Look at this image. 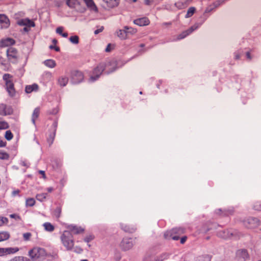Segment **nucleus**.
Listing matches in <instances>:
<instances>
[{
    "label": "nucleus",
    "instance_id": "f257e3e1",
    "mask_svg": "<svg viewBox=\"0 0 261 261\" xmlns=\"http://www.w3.org/2000/svg\"><path fill=\"white\" fill-rule=\"evenodd\" d=\"M28 255L32 261H39L46 256V252L44 249L36 247L29 251Z\"/></svg>",
    "mask_w": 261,
    "mask_h": 261
},
{
    "label": "nucleus",
    "instance_id": "f03ea898",
    "mask_svg": "<svg viewBox=\"0 0 261 261\" xmlns=\"http://www.w3.org/2000/svg\"><path fill=\"white\" fill-rule=\"evenodd\" d=\"M61 240L63 245L67 250H71L74 246L72 236L69 231H64L61 236Z\"/></svg>",
    "mask_w": 261,
    "mask_h": 261
},
{
    "label": "nucleus",
    "instance_id": "7ed1b4c3",
    "mask_svg": "<svg viewBox=\"0 0 261 261\" xmlns=\"http://www.w3.org/2000/svg\"><path fill=\"white\" fill-rule=\"evenodd\" d=\"M3 78L5 81L6 89L9 95L11 96H14L15 90L12 81V76L10 74L6 73L4 74Z\"/></svg>",
    "mask_w": 261,
    "mask_h": 261
},
{
    "label": "nucleus",
    "instance_id": "20e7f679",
    "mask_svg": "<svg viewBox=\"0 0 261 261\" xmlns=\"http://www.w3.org/2000/svg\"><path fill=\"white\" fill-rule=\"evenodd\" d=\"M184 229L182 228H174L171 231H167L164 234V237L167 239H170V238L174 240H178L179 238V236H174L175 233H178L179 235L181 234L184 233Z\"/></svg>",
    "mask_w": 261,
    "mask_h": 261
},
{
    "label": "nucleus",
    "instance_id": "39448f33",
    "mask_svg": "<svg viewBox=\"0 0 261 261\" xmlns=\"http://www.w3.org/2000/svg\"><path fill=\"white\" fill-rule=\"evenodd\" d=\"M244 225L248 228H254L260 224L259 220L255 218H249L243 221Z\"/></svg>",
    "mask_w": 261,
    "mask_h": 261
},
{
    "label": "nucleus",
    "instance_id": "423d86ee",
    "mask_svg": "<svg viewBox=\"0 0 261 261\" xmlns=\"http://www.w3.org/2000/svg\"><path fill=\"white\" fill-rule=\"evenodd\" d=\"M7 57L9 60L13 63L17 61L18 58V53L17 50L14 47H9L7 51Z\"/></svg>",
    "mask_w": 261,
    "mask_h": 261
},
{
    "label": "nucleus",
    "instance_id": "0eeeda50",
    "mask_svg": "<svg viewBox=\"0 0 261 261\" xmlns=\"http://www.w3.org/2000/svg\"><path fill=\"white\" fill-rule=\"evenodd\" d=\"M84 76L81 72L75 71L71 73V82L73 84L79 83L83 81Z\"/></svg>",
    "mask_w": 261,
    "mask_h": 261
},
{
    "label": "nucleus",
    "instance_id": "6e6552de",
    "mask_svg": "<svg viewBox=\"0 0 261 261\" xmlns=\"http://www.w3.org/2000/svg\"><path fill=\"white\" fill-rule=\"evenodd\" d=\"M104 70V66L102 64L98 65L93 70V75H91V79L92 81L96 80Z\"/></svg>",
    "mask_w": 261,
    "mask_h": 261
},
{
    "label": "nucleus",
    "instance_id": "1a4fd4ad",
    "mask_svg": "<svg viewBox=\"0 0 261 261\" xmlns=\"http://www.w3.org/2000/svg\"><path fill=\"white\" fill-rule=\"evenodd\" d=\"M13 109L11 107L4 104H0V115L6 116L13 113Z\"/></svg>",
    "mask_w": 261,
    "mask_h": 261
},
{
    "label": "nucleus",
    "instance_id": "9d476101",
    "mask_svg": "<svg viewBox=\"0 0 261 261\" xmlns=\"http://www.w3.org/2000/svg\"><path fill=\"white\" fill-rule=\"evenodd\" d=\"M69 231L75 234L82 233L84 232L85 229L82 226H79L75 225H70L67 227Z\"/></svg>",
    "mask_w": 261,
    "mask_h": 261
},
{
    "label": "nucleus",
    "instance_id": "9b49d317",
    "mask_svg": "<svg viewBox=\"0 0 261 261\" xmlns=\"http://www.w3.org/2000/svg\"><path fill=\"white\" fill-rule=\"evenodd\" d=\"M133 245V241L130 239H124L121 243V247L125 250L130 249Z\"/></svg>",
    "mask_w": 261,
    "mask_h": 261
},
{
    "label": "nucleus",
    "instance_id": "f8f14e48",
    "mask_svg": "<svg viewBox=\"0 0 261 261\" xmlns=\"http://www.w3.org/2000/svg\"><path fill=\"white\" fill-rule=\"evenodd\" d=\"M197 26H192L188 30L182 32L181 34H180L178 36L177 39L178 40L182 39L185 38L186 36L192 33L194 30L197 29Z\"/></svg>",
    "mask_w": 261,
    "mask_h": 261
},
{
    "label": "nucleus",
    "instance_id": "ddd939ff",
    "mask_svg": "<svg viewBox=\"0 0 261 261\" xmlns=\"http://www.w3.org/2000/svg\"><path fill=\"white\" fill-rule=\"evenodd\" d=\"M0 25L1 28H7L10 25V22L8 18L5 15H0Z\"/></svg>",
    "mask_w": 261,
    "mask_h": 261
},
{
    "label": "nucleus",
    "instance_id": "4468645a",
    "mask_svg": "<svg viewBox=\"0 0 261 261\" xmlns=\"http://www.w3.org/2000/svg\"><path fill=\"white\" fill-rule=\"evenodd\" d=\"M17 23L19 25L21 26L25 25L29 27H34L35 25L34 22L28 18L20 19Z\"/></svg>",
    "mask_w": 261,
    "mask_h": 261
},
{
    "label": "nucleus",
    "instance_id": "2eb2a0df",
    "mask_svg": "<svg viewBox=\"0 0 261 261\" xmlns=\"http://www.w3.org/2000/svg\"><path fill=\"white\" fill-rule=\"evenodd\" d=\"M106 6L109 8H114L117 7L120 3V0H102Z\"/></svg>",
    "mask_w": 261,
    "mask_h": 261
},
{
    "label": "nucleus",
    "instance_id": "dca6fc26",
    "mask_svg": "<svg viewBox=\"0 0 261 261\" xmlns=\"http://www.w3.org/2000/svg\"><path fill=\"white\" fill-rule=\"evenodd\" d=\"M149 22V20L147 17L138 18L134 20V23L139 26L147 25Z\"/></svg>",
    "mask_w": 261,
    "mask_h": 261
},
{
    "label": "nucleus",
    "instance_id": "f3484780",
    "mask_svg": "<svg viewBox=\"0 0 261 261\" xmlns=\"http://www.w3.org/2000/svg\"><path fill=\"white\" fill-rule=\"evenodd\" d=\"M15 43V40L12 38H7L2 39L0 42V46L1 47H6L13 45Z\"/></svg>",
    "mask_w": 261,
    "mask_h": 261
},
{
    "label": "nucleus",
    "instance_id": "a211bd4d",
    "mask_svg": "<svg viewBox=\"0 0 261 261\" xmlns=\"http://www.w3.org/2000/svg\"><path fill=\"white\" fill-rule=\"evenodd\" d=\"M66 4L70 8L76 9L79 7L80 3L79 0H67Z\"/></svg>",
    "mask_w": 261,
    "mask_h": 261
},
{
    "label": "nucleus",
    "instance_id": "6ab92c4d",
    "mask_svg": "<svg viewBox=\"0 0 261 261\" xmlns=\"http://www.w3.org/2000/svg\"><path fill=\"white\" fill-rule=\"evenodd\" d=\"M53 132L50 135L49 138H48V139H47V141L50 144H51L53 143V141L54 140V138L56 135V127L57 126V123L55 122L53 123Z\"/></svg>",
    "mask_w": 261,
    "mask_h": 261
},
{
    "label": "nucleus",
    "instance_id": "aec40b11",
    "mask_svg": "<svg viewBox=\"0 0 261 261\" xmlns=\"http://www.w3.org/2000/svg\"><path fill=\"white\" fill-rule=\"evenodd\" d=\"M10 238V234L8 231H0V242L7 241Z\"/></svg>",
    "mask_w": 261,
    "mask_h": 261
},
{
    "label": "nucleus",
    "instance_id": "412c9836",
    "mask_svg": "<svg viewBox=\"0 0 261 261\" xmlns=\"http://www.w3.org/2000/svg\"><path fill=\"white\" fill-rule=\"evenodd\" d=\"M40 114V109L39 108H36L34 109L32 116V121L34 125L36 124V120L38 118Z\"/></svg>",
    "mask_w": 261,
    "mask_h": 261
},
{
    "label": "nucleus",
    "instance_id": "4be33fe9",
    "mask_svg": "<svg viewBox=\"0 0 261 261\" xmlns=\"http://www.w3.org/2000/svg\"><path fill=\"white\" fill-rule=\"evenodd\" d=\"M219 235L224 239H229L233 236V232L232 230H226L222 232H220Z\"/></svg>",
    "mask_w": 261,
    "mask_h": 261
},
{
    "label": "nucleus",
    "instance_id": "5701e85b",
    "mask_svg": "<svg viewBox=\"0 0 261 261\" xmlns=\"http://www.w3.org/2000/svg\"><path fill=\"white\" fill-rule=\"evenodd\" d=\"M68 82V78L65 76H62L58 80V83L61 87H65Z\"/></svg>",
    "mask_w": 261,
    "mask_h": 261
},
{
    "label": "nucleus",
    "instance_id": "b1692460",
    "mask_svg": "<svg viewBox=\"0 0 261 261\" xmlns=\"http://www.w3.org/2000/svg\"><path fill=\"white\" fill-rule=\"evenodd\" d=\"M43 64L49 68H53L56 66V61L53 59H47L43 62Z\"/></svg>",
    "mask_w": 261,
    "mask_h": 261
},
{
    "label": "nucleus",
    "instance_id": "393cba45",
    "mask_svg": "<svg viewBox=\"0 0 261 261\" xmlns=\"http://www.w3.org/2000/svg\"><path fill=\"white\" fill-rule=\"evenodd\" d=\"M38 89V86L37 84L27 86L25 91L27 93H30L33 91H36Z\"/></svg>",
    "mask_w": 261,
    "mask_h": 261
},
{
    "label": "nucleus",
    "instance_id": "a878e982",
    "mask_svg": "<svg viewBox=\"0 0 261 261\" xmlns=\"http://www.w3.org/2000/svg\"><path fill=\"white\" fill-rule=\"evenodd\" d=\"M117 35L121 39H125L128 38L126 33L125 27L124 30H120L117 31Z\"/></svg>",
    "mask_w": 261,
    "mask_h": 261
},
{
    "label": "nucleus",
    "instance_id": "bb28decb",
    "mask_svg": "<svg viewBox=\"0 0 261 261\" xmlns=\"http://www.w3.org/2000/svg\"><path fill=\"white\" fill-rule=\"evenodd\" d=\"M6 255L11 254H14L19 251L18 247L5 248Z\"/></svg>",
    "mask_w": 261,
    "mask_h": 261
},
{
    "label": "nucleus",
    "instance_id": "cd10ccee",
    "mask_svg": "<svg viewBox=\"0 0 261 261\" xmlns=\"http://www.w3.org/2000/svg\"><path fill=\"white\" fill-rule=\"evenodd\" d=\"M43 226L45 230L49 232H52L54 230L55 227L54 225H53L49 222H45L43 224Z\"/></svg>",
    "mask_w": 261,
    "mask_h": 261
},
{
    "label": "nucleus",
    "instance_id": "c85d7f7f",
    "mask_svg": "<svg viewBox=\"0 0 261 261\" xmlns=\"http://www.w3.org/2000/svg\"><path fill=\"white\" fill-rule=\"evenodd\" d=\"M8 261H30V259L23 256H16Z\"/></svg>",
    "mask_w": 261,
    "mask_h": 261
},
{
    "label": "nucleus",
    "instance_id": "c756f323",
    "mask_svg": "<svg viewBox=\"0 0 261 261\" xmlns=\"http://www.w3.org/2000/svg\"><path fill=\"white\" fill-rule=\"evenodd\" d=\"M87 7L91 8L92 9L97 10L96 6H95L93 0H84Z\"/></svg>",
    "mask_w": 261,
    "mask_h": 261
},
{
    "label": "nucleus",
    "instance_id": "7c9ffc66",
    "mask_svg": "<svg viewBox=\"0 0 261 261\" xmlns=\"http://www.w3.org/2000/svg\"><path fill=\"white\" fill-rule=\"evenodd\" d=\"M87 7L91 8L92 9L97 10L96 6H95L93 0H84Z\"/></svg>",
    "mask_w": 261,
    "mask_h": 261
},
{
    "label": "nucleus",
    "instance_id": "2f4dec72",
    "mask_svg": "<svg viewBox=\"0 0 261 261\" xmlns=\"http://www.w3.org/2000/svg\"><path fill=\"white\" fill-rule=\"evenodd\" d=\"M168 257V255L167 254H162L158 256L155 257L154 258L153 261H163L165 259H167Z\"/></svg>",
    "mask_w": 261,
    "mask_h": 261
},
{
    "label": "nucleus",
    "instance_id": "473e14b6",
    "mask_svg": "<svg viewBox=\"0 0 261 261\" xmlns=\"http://www.w3.org/2000/svg\"><path fill=\"white\" fill-rule=\"evenodd\" d=\"M195 10H196V9L195 7H191L189 8L187 11V12L185 16V17L189 18V17H191L195 13Z\"/></svg>",
    "mask_w": 261,
    "mask_h": 261
},
{
    "label": "nucleus",
    "instance_id": "72a5a7b5",
    "mask_svg": "<svg viewBox=\"0 0 261 261\" xmlns=\"http://www.w3.org/2000/svg\"><path fill=\"white\" fill-rule=\"evenodd\" d=\"M126 33L127 34V36L128 37V35H133L136 33L137 30L132 28H128L125 27Z\"/></svg>",
    "mask_w": 261,
    "mask_h": 261
},
{
    "label": "nucleus",
    "instance_id": "f704fd0d",
    "mask_svg": "<svg viewBox=\"0 0 261 261\" xmlns=\"http://www.w3.org/2000/svg\"><path fill=\"white\" fill-rule=\"evenodd\" d=\"M35 204V200L33 198H28L26 200L25 204L27 206H33Z\"/></svg>",
    "mask_w": 261,
    "mask_h": 261
},
{
    "label": "nucleus",
    "instance_id": "c9c22d12",
    "mask_svg": "<svg viewBox=\"0 0 261 261\" xmlns=\"http://www.w3.org/2000/svg\"><path fill=\"white\" fill-rule=\"evenodd\" d=\"M47 195V194L46 193H41L37 194L36 197L38 200L40 201H43L46 199Z\"/></svg>",
    "mask_w": 261,
    "mask_h": 261
},
{
    "label": "nucleus",
    "instance_id": "e433bc0d",
    "mask_svg": "<svg viewBox=\"0 0 261 261\" xmlns=\"http://www.w3.org/2000/svg\"><path fill=\"white\" fill-rule=\"evenodd\" d=\"M69 40L71 43L77 44L79 42V38L76 35L72 36L69 38Z\"/></svg>",
    "mask_w": 261,
    "mask_h": 261
},
{
    "label": "nucleus",
    "instance_id": "4c0bfd02",
    "mask_svg": "<svg viewBox=\"0 0 261 261\" xmlns=\"http://www.w3.org/2000/svg\"><path fill=\"white\" fill-rule=\"evenodd\" d=\"M5 137L7 140L10 141L13 138V135L10 130H8L6 132Z\"/></svg>",
    "mask_w": 261,
    "mask_h": 261
},
{
    "label": "nucleus",
    "instance_id": "58836bf2",
    "mask_svg": "<svg viewBox=\"0 0 261 261\" xmlns=\"http://www.w3.org/2000/svg\"><path fill=\"white\" fill-rule=\"evenodd\" d=\"M9 127L8 122L5 121H0V129H5Z\"/></svg>",
    "mask_w": 261,
    "mask_h": 261
},
{
    "label": "nucleus",
    "instance_id": "ea45409f",
    "mask_svg": "<svg viewBox=\"0 0 261 261\" xmlns=\"http://www.w3.org/2000/svg\"><path fill=\"white\" fill-rule=\"evenodd\" d=\"M8 222V219L6 217L0 216V227L4 224H7Z\"/></svg>",
    "mask_w": 261,
    "mask_h": 261
},
{
    "label": "nucleus",
    "instance_id": "a19ab883",
    "mask_svg": "<svg viewBox=\"0 0 261 261\" xmlns=\"http://www.w3.org/2000/svg\"><path fill=\"white\" fill-rule=\"evenodd\" d=\"M61 212H62L61 207H57L54 212V214H55V216L57 218H59L61 216Z\"/></svg>",
    "mask_w": 261,
    "mask_h": 261
},
{
    "label": "nucleus",
    "instance_id": "79ce46f5",
    "mask_svg": "<svg viewBox=\"0 0 261 261\" xmlns=\"http://www.w3.org/2000/svg\"><path fill=\"white\" fill-rule=\"evenodd\" d=\"M32 234L30 232H26L23 234V238L24 241H27L30 240Z\"/></svg>",
    "mask_w": 261,
    "mask_h": 261
},
{
    "label": "nucleus",
    "instance_id": "37998d69",
    "mask_svg": "<svg viewBox=\"0 0 261 261\" xmlns=\"http://www.w3.org/2000/svg\"><path fill=\"white\" fill-rule=\"evenodd\" d=\"M9 158V155L5 152L0 150V159H7Z\"/></svg>",
    "mask_w": 261,
    "mask_h": 261
},
{
    "label": "nucleus",
    "instance_id": "c03bdc74",
    "mask_svg": "<svg viewBox=\"0 0 261 261\" xmlns=\"http://www.w3.org/2000/svg\"><path fill=\"white\" fill-rule=\"evenodd\" d=\"M211 257L209 255H205L202 257H201L199 258V261H211Z\"/></svg>",
    "mask_w": 261,
    "mask_h": 261
},
{
    "label": "nucleus",
    "instance_id": "a18cd8bd",
    "mask_svg": "<svg viewBox=\"0 0 261 261\" xmlns=\"http://www.w3.org/2000/svg\"><path fill=\"white\" fill-rule=\"evenodd\" d=\"M10 217L11 218L15 219L17 220H21V217L18 215L15 214H11L10 215Z\"/></svg>",
    "mask_w": 261,
    "mask_h": 261
},
{
    "label": "nucleus",
    "instance_id": "49530a36",
    "mask_svg": "<svg viewBox=\"0 0 261 261\" xmlns=\"http://www.w3.org/2000/svg\"><path fill=\"white\" fill-rule=\"evenodd\" d=\"M6 255L5 248H0V256Z\"/></svg>",
    "mask_w": 261,
    "mask_h": 261
},
{
    "label": "nucleus",
    "instance_id": "de8ad7c7",
    "mask_svg": "<svg viewBox=\"0 0 261 261\" xmlns=\"http://www.w3.org/2000/svg\"><path fill=\"white\" fill-rule=\"evenodd\" d=\"M254 208L256 211H261V204L259 203H256L254 205Z\"/></svg>",
    "mask_w": 261,
    "mask_h": 261
},
{
    "label": "nucleus",
    "instance_id": "09e8293b",
    "mask_svg": "<svg viewBox=\"0 0 261 261\" xmlns=\"http://www.w3.org/2000/svg\"><path fill=\"white\" fill-rule=\"evenodd\" d=\"M63 28L62 27H58V28H57V29H56V32H57L58 34H60V35H61L62 34V33H63Z\"/></svg>",
    "mask_w": 261,
    "mask_h": 261
},
{
    "label": "nucleus",
    "instance_id": "8fccbe9b",
    "mask_svg": "<svg viewBox=\"0 0 261 261\" xmlns=\"http://www.w3.org/2000/svg\"><path fill=\"white\" fill-rule=\"evenodd\" d=\"M113 49V48L112 47V46L111 44H109L107 45V47H106V49H105V51H106V52H110V51H111Z\"/></svg>",
    "mask_w": 261,
    "mask_h": 261
},
{
    "label": "nucleus",
    "instance_id": "3c124183",
    "mask_svg": "<svg viewBox=\"0 0 261 261\" xmlns=\"http://www.w3.org/2000/svg\"><path fill=\"white\" fill-rule=\"evenodd\" d=\"M183 5V4L182 3L178 2L175 3V6L177 7L178 9H181L182 6Z\"/></svg>",
    "mask_w": 261,
    "mask_h": 261
},
{
    "label": "nucleus",
    "instance_id": "603ef678",
    "mask_svg": "<svg viewBox=\"0 0 261 261\" xmlns=\"http://www.w3.org/2000/svg\"><path fill=\"white\" fill-rule=\"evenodd\" d=\"M93 238L92 236L87 237L85 239V241L88 243L91 241Z\"/></svg>",
    "mask_w": 261,
    "mask_h": 261
},
{
    "label": "nucleus",
    "instance_id": "864d4df0",
    "mask_svg": "<svg viewBox=\"0 0 261 261\" xmlns=\"http://www.w3.org/2000/svg\"><path fill=\"white\" fill-rule=\"evenodd\" d=\"M6 143L0 139V147H4L6 146Z\"/></svg>",
    "mask_w": 261,
    "mask_h": 261
},
{
    "label": "nucleus",
    "instance_id": "5fc2aeb1",
    "mask_svg": "<svg viewBox=\"0 0 261 261\" xmlns=\"http://www.w3.org/2000/svg\"><path fill=\"white\" fill-rule=\"evenodd\" d=\"M39 173H40L42 175V177L44 179H45L46 178V176H45V172L43 170H40L39 171Z\"/></svg>",
    "mask_w": 261,
    "mask_h": 261
},
{
    "label": "nucleus",
    "instance_id": "6e6d98bb",
    "mask_svg": "<svg viewBox=\"0 0 261 261\" xmlns=\"http://www.w3.org/2000/svg\"><path fill=\"white\" fill-rule=\"evenodd\" d=\"M102 30H103V28H101L100 29H97V30H95L94 31V34H97L101 32L102 31Z\"/></svg>",
    "mask_w": 261,
    "mask_h": 261
},
{
    "label": "nucleus",
    "instance_id": "4d7b16f0",
    "mask_svg": "<svg viewBox=\"0 0 261 261\" xmlns=\"http://www.w3.org/2000/svg\"><path fill=\"white\" fill-rule=\"evenodd\" d=\"M187 239V237H182L181 239H180V243L181 244H184L186 240Z\"/></svg>",
    "mask_w": 261,
    "mask_h": 261
},
{
    "label": "nucleus",
    "instance_id": "13d9d810",
    "mask_svg": "<svg viewBox=\"0 0 261 261\" xmlns=\"http://www.w3.org/2000/svg\"><path fill=\"white\" fill-rule=\"evenodd\" d=\"M145 4L147 5H149L151 3L149 0H144Z\"/></svg>",
    "mask_w": 261,
    "mask_h": 261
},
{
    "label": "nucleus",
    "instance_id": "bf43d9fd",
    "mask_svg": "<svg viewBox=\"0 0 261 261\" xmlns=\"http://www.w3.org/2000/svg\"><path fill=\"white\" fill-rule=\"evenodd\" d=\"M246 56H247V58H248L249 59H251V55H250V54L249 52H247L246 53Z\"/></svg>",
    "mask_w": 261,
    "mask_h": 261
},
{
    "label": "nucleus",
    "instance_id": "052dcab7",
    "mask_svg": "<svg viewBox=\"0 0 261 261\" xmlns=\"http://www.w3.org/2000/svg\"><path fill=\"white\" fill-rule=\"evenodd\" d=\"M61 35L63 37H65L66 38V37H67L68 36V33H63Z\"/></svg>",
    "mask_w": 261,
    "mask_h": 261
},
{
    "label": "nucleus",
    "instance_id": "680f3d73",
    "mask_svg": "<svg viewBox=\"0 0 261 261\" xmlns=\"http://www.w3.org/2000/svg\"><path fill=\"white\" fill-rule=\"evenodd\" d=\"M47 190L48 192L50 193L53 191V188L51 187H50V188H47Z\"/></svg>",
    "mask_w": 261,
    "mask_h": 261
},
{
    "label": "nucleus",
    "instance_id": "e2e57ef3",
    "mask_svg": "<svg viewBox=\"0 0 261 261\" xmlns=\"http://www.w3.org/2000/svg\"><path fill=\"white\" fill-rule=\"evenodd\" d=\"M13 193H14V194H18L19 193V191L18 190L15 191L13 192Z\"/></svg>",
    "mask_w": 261,
    "mask_h": 261
},
{
    "label": "nucleus",
    "instance_id": "0e129e2a",
    "mask_svg": "<svg viewBox=\"0 0 261 261\" xmlns=\"http://www.w3.org/2000/svg\"><path fill=\"white\" fill-rule=\"evenodd\" d=\"M124 229V230L126 231H129V229L128 228H123Z\"/></svg>",
    "mask_w": 261,
    "mask_h": 261
},
{
    "label": "nucleus",
    "instance_id": "69168bd1",
    "mask_svg": "<svg viewBox=\"0 0 261 261\" xmlns=\"http://www.w3.org/2000/svg\"><path fill=\"white\" fill-rule=\"evenodd\" d=\"M59 49H59V48L58 47H56L55 48V50H56V51H59Z\"/></svg>",
    "mask_w": 261,
    "mask_h": 261
},
{
    "label": "nucleus",
    "instance_id": "338daca9",
    "mask_svg": "<svg viewBox=\"0 0 261 261\" xmlns=\"http://www.w3.org/2000/svg\"><path fill=\"white\" fill-rule=\"evenodd\" d=\"M53 42L55 44H56V43L57 42V40H56V39H54V40H53Z\"/></svg>",
    "mask_w": 261,
    "mask_h": 261
},
{
    "label": "nucleus",
    "instance_id": "774afa93",
    "mask_svg": "<svg viewBox=\"0 0 261 261\" xmlns=\"http://www.w3.org/2000/svg\"><path fill=\"white\" fill-rule=\"evenodd\" d=\"M81 261H88L87 259H83V260H82Z\"/></svg>",
    "mask_w": 261,
    "mask_h": 261
}]
</instances>
